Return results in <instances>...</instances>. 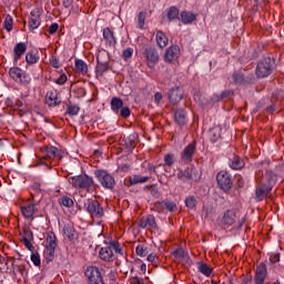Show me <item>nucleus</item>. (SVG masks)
I'll list each match as a JSON object with an SVG mask.
<instances>
[{
  "instance_id": "obj_1",
  "label": "nucleus",
  "mask_w": 284,
  "mask_h": 284,
  "mask_svg": "<svg viewBox=\"0 0 284 284\" xmlns=\"http://www.w3.org/2000/svg\"><path fill=\"white\" fill-rule=\"evenodd\" d=\"M103 247H101L99 252V256L101 261H105L106 263H112L113 261H116V255L121 254L123 256V248H121V244L116 241H104Z\"/></svg>"
},
{
  "instance_id": "obj_2",
  "label": "nucleus",
  "mask_w": 284,
  "mask_h": 284,
  "mask_svg": "<svg viewBox=\"0 0 284 284\" xmlns=\"http://www.w3.org/2000/svg\"><path fill=\"white\" fill-rule=\"evenodd\" d=\"M9 77L16 83H20V85H30V83H32V77H30L28 72L23 71V69L19 67L10 68Z\"/></svg>"
},
{
  "instance_id": "obj_3",
  "label": "nucleus",
  "mask_w": 284,
  "mask_h": 284,
  "mask_svg": "<svg viewBox=\"0 0 284 284\" xmlns=\"http://www.w3.org/2000/svg\"><path fill=\"white\" fill-rule=\"evenodd\" d=\"M272 70H274V59L264 58L257 63L255 74L258 79H265L272 74Z\"/></svg>"
},
{
  "instance_id": "obj_4",
  "label": "nucleus",
  "mask_w": 284,
  "mask_h": 284,
  "mask_svg": "<svg viewBox=\"0 0 284 284\" xmlns=\"http://www.w3.org/2000/svg\"><path fill=\"white\" fill-rule=\"evenodd\" d=\"M69 183L77 190H88L94 185V180L88 175H75L69 178Z\"/></svg>"
},
{
  "instance_id": "obj_5",
  "label": "nucleus",
  "mask_w": 284,
  "mask_h": 284,
  "mask_svg": "<svg viewBox=\"0 0 284 284\" xmlns=\"http://www.w3.org/2000/svg\"><path fill=\"white\" fill-rule=\"evenodd\" d=\"M55 250H57V235H54V233H49L47 236V246L44 251V258L47 263H52L54 261Z\"/></svg>"
},
{
  "instance_id": "obj_6",
  "label": "nucleus",
  "mask_w": 284,
  "mask_h": 284,
  "mask_svg": "<svg viewBox=\"0 0 284 284\" xmlns=\"http://www.w3.org/2000/svg\"><path fill=\"white\" fill-rule=\"evenodd\" d=\"M87 212L90 214L91 219L99 220L103 219L104 211L103 206H101V203L97 200H88L85 204Z\"/></svg>"
},
{
  "instance_id": "obj_7",
  "label": "nucleus",
  "mask_w": 284,
  "mask_h": 284,
  "mask_svg": "<svg viewBox=\"0 0 284 284\" xmlns=\"http://www.w3.org/2000/svg\"><path fill=\"white\" fill-rule=\"evenodd\" d=\"M106 57L110 59V53L102 52L98 54L95 67L97 77H103V73L110 70V61L105 60Z\"/></svg>"
},
{
  "instance_id": "obj_8",
  "label": "nucleus",
  "mask_w": 284,
  "mask_h": 284,
  "mask_svg": "<svg viewBox=\"0 0 284 284\" xmlns=\"http://www.w3.org/2000/svg\"><path fill=\"white\" fill-rule=\"evenodd\" d=\"M84 276H87L89 284H104L103 275H101V271L97 266L87 267Z\"/></svg>"
},
{
  "instance_id": "obj_9",
  "label": "nucleus",
  "mask_w": 284,
  "mask_h": 284,
  "mask_svg": "<svg viewBox=\"0 0 284 284\" xmlns=\"http://www.w3.org/2000/svg\"><path fill=\"white\" fill-rule=\"evenodd\" d=\"M217 184L224 192L232 190V175L227 171H220L216 175Z\"/></svg>"
},
{
  "instance_id": "obj_10",
  "label": "nucleus",
  "mask_w": 284,
  "mask_h": 284,
  "mask_svg": "<svg viewBox=\"0 0 284 284\" xmlns=\"http://www.w3.org/2000/svg\"><path fill=\"white\" fill-rule=\"evenodd\" d=\"M194 154H196V141L189 143L181 153L182 163H192L194 161Z\"/></svg>"
},
{
  "instance_id": "obj_11",
  "label": "nucleus",
  "mask_w": 284,
  "mask_h": 284,
  "mask_svg": "<svg viewBox=\"0 0 284 284\" xmlns=\"http://www.w3.org/2000/svg\"><path fill=\"white\" fill-rule=\"evenodd\" d=\"M144 54L146 59V65L152 70L154 65L159 63V51L154 47H149L144 49Z\"/></svg>"
},
{
  "instance_id": "obj_12",
  "label": "nucleus",
  "mask_w": 284,
  "mask_h": 284,
  "mask_svg": "<svg viewBox=\"0 0 284 284\" xmlns=\"http://www.w3.org/2000/svg\"><path fill=\"white\" fill-rule=\"evenodd\" d=\"M98 181H100L102 187L112 190L114 187V178L108 173V171L100 170L97 172Z\"/></svg>"
},
{
  "instance_id": "obj_13",
  "label": "nucleus",
  "mask_w": 284,
  "mask_h": 284,
  "mask_svg": "<svg viewBox=\"0 0 284 284\" xmlns=\"http://www.w3.org/2000/svg\"><path fill=\"white\" fill-rule=\"evenodd\" d=\"M62 101L61 93L55 89L48 91L45 94V103L49 108H57L61 105Z\"/></svg>"
},
{
  "instance_id": "obj_14",
  "label": "nucleus",
  "mask_w": 284,
  "mask_h": 284,
  "mask_svg": "<svg viewBox=\"0 0 284 284\" xmlns=\"http://www.w3.org/2000/svg\"><path fill=\"white\" fill-rule=\"evenodd\" d=\"M42 152L47 159L52 160V159H58V161H61L63 156H65V151L60 150L57 146H44L42 149Z\"/></svg>"
},
{
  "instance_id": "obj_15",
  "label": "nucleus",
  "mask_w": 284,
  "mask_h": 284,
  "mask_svg": "<svg viewBox=\"0 0 284 284\" xmlns=\"http://www.w3.org/2000/svg\"><path fill=\"white\" fill-rule=\"evenodd\" d=\"M183 89L181 87L171 88L168 92L169 101L172 105H176L183 101Z\"/></svg>"
},
{
  "instance_id": "obj_16",
  "label": "nucleus",
  "mask_w": 284,
  "mask_h": 284,
  "mask_svg": "<svg viewBox=\"0 0 284 284\" xmlns=\"http://www.w3.org/2000/svg\"><path fill=\"white\" fill-rule=\"evenodd\" d=\"M41 26V11L39 9H33L30 12L29 21H28V27L29 30L32 32L37 30Z\"/></svg>"
},
{
  "instance_id": "obj_17",
  "label": "nucleus",
  "mask_w": 284,
  "mask_h": 284,
  "mask_svg": "<svg viewBox=\"0 0 284 284\" xmlns=\"http://www.w3.org/2000/svg\"><path fill=\"white\" fill-rule=\"evenodd\" d=\"M181 57V48L178 44L171 45L169 49H166L164 53V61L166 63H172L176 61Z\"/></svg>"
},
{
  "instance_id": "obj_18",
  "label": "nucleus",
  "mask_w": 284,
  "mask_h": 284,
  "mask_svg": "<svg viewBox=\"0 0 284 284\" xmlns=\"http://www.w3.org/2000/svg\"><path fill=\"white\" fill-rule=\"evenodd\" d=\"M266 277H267V266H265V264H260L255 271L254 284H265Z\"/></svg>"
},
{
  "instance_id": "obj_19",
  "label": "nucleus",
  "mask_w": 284,
  "mask_h": 284,
  "mask_svg": "<svg viewBox=\"0 0 284 284\" xmlns=\"http://www.w3.org/2000/svg\"><path fill=\"white\" fill-rule=\"evenodd\" d=\"M28 50V45L26 42H18L13 48V61L14 63H18L21 57L26 54Z\"/></svg>"
},
{
  "instance_id": "obj_20",
  "label": "nucleus",
  "mask_w": 284,
  "mask_h": 284,
  "mask_svg": "<svg viewBox=\"0 0 284 284\" xmlns=\"http://www.w3.org/2000/svg\"><path fill=\"white\" fill-rule=\"evenodd\" d=\"M63 234L71 243H77V241H79V233L77 232L74 226L70 224L63 226Z\"/></svg>"
},
{
  "instance_id": "obj_21",
  "label": "nucleus",
  "mask_w": 284,
  "mask_h": 284,
  "mask_svg": "<svg viewBox=\"0 0 284 284\" xmlns=\"http://www.w3.org/2000/svg\"><path fill=\"white\" fill-rule=\"evenodd\" d=\"M196 172V169H190L186 168L185 170H180L178 172V179L179 181H182L183 183L187 181H192L194 179V173Z\"/></svg>"
},
{
  "instance_id": "obj_22",
  "label": "nucleus",
  "mask_w": 284,
  "mask_h": 284,
  "mask_svg": "<svg viewBox=\"0 0 284 284\" xmlns=\"http://www.w3.org/2000/svg\"><path fill=\"white\" fill-rule=\"evenodd\" d=\"M232 80L236 85H241L243 83H254V77L245 78L241 72H234L232 75Z\"/></svg>"
},
{
  "instance_id": "obj_23",
  "label": "nucleus",
  "mask_w": 284,
  "mask_h": 284,
  "mask_svg": "<svg viewBox=\"0 0 284 284\" xmlns=\"http://www.w3.org/2000/svg\"><path fill=\"white\" fill-rule=\"evenodd\" d=\"M174 121L178 125H185L187 123V113L183 109H176L174 112Z\"/></svg>"
},
{
  "instance_id": "obj_24",
  "label": "nucleus",
  "mask_w": 284,
  "mask_h": 284,
  "mask_svg": "<svg viewBox=\"0 0 284 284\" xmlns=\"http://www.w3.org/2000/svg\"><path fill=\"white\" fill-rule=\"evenodd\" d=\"M103 39L110 45V48H114L116 45V38H114V32L110 30V28H104L102 33Z\"/></svg>"
},
{
  "instance_id": "obj_25",
  "label": "nucleus",
  "mask_w": 284,
  "mask_h": 284,
  "mask_svg": "<svg viewBox=\"0 0 284 284\" xmlns=\"http://www.w3.org/2000/svg\"><path fill=\"white\" fill-rule=\"evenodd\" d=\"M272 185L270 184H263L261 186H258L256 189V199L257 201H263V199H265V196H267V194H270V192H272Z\"/></svg>"
},
{
  "instance_id": "obj_26",
  "label": "nucleus",
  "mask_w": 284,
  "mask_h": 284,
  "mask_svg": "<svg viewBox=\"0 0 284 284\" xmlns=\"http://www.w3.org/2000/svg\"><path fill=\"white\" fill-rule=\"evenodd\" d=\"M155 41H156V45L161 48V50H163V48H168V43H169V39L168 36H165V33L161 30H158L155 33Z\"/></svg>"
},
{
  "instance_id": "obj_27",
  "label": "nucleus",
  "mask_w": 284,
  "mask_h": 284,
  "mask_svg": "<svg viewBox=\"0 0 284 284\" xmlns=\"http://www.w3.org/2000/svg\"><path fill=\"white\" fill-rule=\"evenodd\" d=\"M229 165L232 170H243L245 168V161L239 155H233L229 161Z\"/></svg>"
},
{
  "instance_id": "obj_28",
  "label": "nucleus",
  "mask_w": 284,
  "mask_h": 284,
  "mask_svg": "<svg viewBox=\"0 0 284 284\" xmlns=\"http://www.w3.org/2000/svg\"><path fill=\"white\" fill-rule=\"evenodd\" d=\"M223 129L221 128V125H214L209 130V139L211 141V143H216V141H219V139H221V131Z\"/></svg>"
},
{
  "instance_id": "obj_29",
  "label": "nucleus",
  "mask_w": 284,
  "mask_h": 284,
  "mask_svg": "<svg viewBox=\"0 0 284 284\" xmlns=\"http://www.w3.org/2000/svg\"><path fill=\"white\" fill-rule=\"evenodd\" d=\"M140 227L145 230V227H156V219L154 215H148L146 217H142L140 220Z\"/></svg>"
},
{
  "instance_id": "obj_30",
  "label": "nucleus",
  "mask_w": 284,
  "mask_h": 284,
  "mask_svg": "<svg viewBox=\"0 0 284 284\" xmlns=\"http://www.w3.org/2000/svg\"><path fill=\"white\" fill-rule=\"evenodd\" d=\"M181 21L184 26H190V23H194L196 21V14L190 12V11H182L180 13Z\"/></svg>"
},
{
  "instance_id": "obj_31",
  "label": "nucleus",
  "mask_w": 284,
  "mask_h": 284,
  "mask_svg": "<svg viewBox=\"0 0 284 284\" xmlns=\"http://www.w3.org/2000/svg\"><path fill=\"white\" fill-rule=\"evenodd\" d=\"M236 221V210H227L223 215L224 225H234Z\"/></svg>"
},
{
  "instance_id": "obj_32",
  "label": "nucleus",
  "mask_w": 284,
  "mask_h": 284,
  "mask_svg": "<svg viewBox=\"0 0 284 284\" xmlns=\"http://www.w3.org/2000/svg\"><path fill=\"white\" fill-rule=\"evenodd\" d=\"M39 52L38 51H34V50H31L29 52H27L26 54V62H27V67L28 65H34V63H39Z\"/></svg>"
},
{
  "instance_id": "obj_33",
  "label": "nucleus",
  "mask_w": 284,
  "mask_h": 284,
  "mask_svg": "<svg viewBox=\"0 0 284 284\" xmlns=\"http://www.w3.org/2000/svg\"><path fill=\"white\" fill-rule=\"evenodd\" d=\"M173 256L178 263H183V261H190V255L183 248L175 250L173 252Z\"/></svg>"
},
{
  "instance_id": "obj_34",
  "label": "nucleus",
  "mask_w": 284,
  "mask_h": 284,
  "mask_svg": "<svg viewBox=\"0 0 284 284\" xmlns=\"http://www.w3.org/2000/svg\"><path fill=\"white\" fill-rule=\"evenodd\" d=\"M21 212L24 219H32L37 210L34 209V204H27L24 206H21Z\"/></svg>"
},
{
  "instance_id": "obj_35",
  "label": "nucleus",
  "mask_w": 284,
  "mask_h": 284,
  "mask_svg": "<svg viewBox=\"0 0 284 284\" xmlns=\"http://www.w3.org/2000/svg\"><path fill=\"white\" fill-rule=\"evenodd\" d=\"M74 68L79 74H85L88 72V63L81 59H75Z\"/></svg>"
},
{
  "instance_id": "obj_36",
  "label": "nucleus",
  "mask_w": 284,
  "mask_h": 284,
  "mask_svg": "<svg viewBox=\"0 0 284 284\" xmlns=\"http://www.w3.org/2000/svg\"><path fill=\"white\" fill-rule=\"evenodd\" d=\"M150 181V176H143L139 174H134L130 176V184L131 185H139L141 183H148Z\"/></svg>"
},
{
  "instance_id": "obj_37",
  "label": "nucleus",
  "mask_w": 284,
  "mask_h": 284,
  "mask_svg": "<svg viewBox=\"0 0 284 284\" xmlns=\"http://www.w3.org/2000/svg\"><path fill=\"white\" fill-rule=\"evenodd\" d=\"M197 270L200 272V274H203L204 276H212V267H210V265L203 263V262H200L197 264Z\"/></svg>"
},
{
  "instance_id": "obj_38",
  "label": "nucleus",
  "mask_w": 284,
  "mask_h": 284,
  "mask_svg": "<svg viewBox=\"0 0 284 284\" xmlns=\"http://www.w3.org/2000/svg\"><path fill=\"white\" fill-rule=\"evenodd\" d=\"M59 204L62 207H74V201L68 195H63L59 199Z\"/></svg>"
},
{
  "instance_id": "obj_39",
  "label": "nucleus",
  "mask_w": 284,
  "mask_h": 284,
  "mask_svg": "<svg viewBox=\"0 0 284 284\" xmlns=\"http://www.w3.org/2000/svg\"><path fill=\"white\" fill-rule=\"evenodd\" d=\"M179 8L176 7H170L169 11H168V20L169 21H176V19H179Z\"/></svg>"
},
{
  "instance_id": "obj_40",
  "label": "nucleus",
  "mask_w": 284,
  "mask_h": 284,
  "mask_svg": "<svg viewBox=\"0 0 284 284\" xmlns=\"http://www.w3.org/2000/svg\"><path fill=\"white\" fill-rule=\"evenodd\" d=\"M124 145L126 150H132L133 148H136V135H130L124 140Z\"/></svg>"
},
{
  "instance_id": "obj_41",
  "label": "nucleus",
  "mask_w": 284,
  "mask_h": 284,
  "mask_svg": "<svg viewBox=\"0 0 284 284\" xmlns=\"http://www.w3.org/2000/svg\"><path fill=\"white\" fill-rule=\"evenodd\" d=\"M265 178L267 180V185H272V187H274V185L276 184V173L267 170L265 173Z\"/></svg>"
},
{
  "instance_id": "obj_42",
  "label": "nucleus",
  "mask_w": 284,
  "mask_h": 284,
  "mask_svg": "<svg viewBox=\"0 0 284 284\" xmlns=\"http://www.w3.org/2000/svg\"><path fill=\"white\" fill-rule=\"evenodd\" d=\"M113 112H115V114H120L123 119H128V116H130V108H114Z\"/></svg>"
},
{
  "instance_id": "obj_43",
  "label": "nucleus",
  "mask_w": 284,
  "mask_h": 284,
  "mask_svg": "<svg viewBox=\"0 0 284 284\" xmlns=\"http://www.w3.org/2000/svg\"><path fill=\"white\" fill-rule=\"evenodd\" d=\"M145 17L146 13L144 11H140L138 14V28L139 30H143L144 26H145Z\"/></svg>"
},
{
  "instance_id": "obj_44",
  "label": "nucleus",
  "mask_w": 284,
  "mask_h": 284,
  "mask_svg": "<svg viewBox=\"0 0 284 284\" xmlns=\"http://www.w3.org/2000/svg\"><path fill=\"white\" fill-rule=\"evenodd\" d=\"M185 205L190 210H194V207H196V197H194V196L186 197L185 199Z\"/></svg>"
},
{
  "instance_id": "obj_45",
  "label": "nucleus",
  "mask_w": 284,
  "mask_h": 284,
  "mask_svg": "<svg viewBox=\"0 0 284 284\" xmlns=\"http://www.w3.org/2000/svg\"><path fill=\"white\" fill-rule=\"evenodd\" d=\"M3 28L7 30V32L12 31V17L7 16L3 22Z\"/></svg>"
},
{
  "instance_id": "obj_46",
  "label": "nucleus",
  "mask_w": 284,
  "mask_h": 284,
  "mask_svg": "<svg viewBox=\"0 0 284 284\" xmlns=\"http://www.w3.org/2000/svg\"><path fill=\"white\" fill-rule=\"evenodd\" d=\"M133 54H134V49L129 47L123 50L122 59H124V61H128V59H132Z\"/></svg>"
},
{
  "instance_id": "obj_47",
  "label": "nucleus",
  "mask_w": 284,
  "mask_h": 284,
  "mask_svg": "<svg viewBox=\"0 0 284 284\" xmlns=\"http://www.w3.org/2000/svg\"><path fill=\"white\" fill-rule=\"evenodd\" d=\"M135 254L138 256H148V247H143V245H139L135 247Z\"/></svg>"
},
{
  "instance_id": "obj_48",
  "label": "nucleus",
  "mask_w": 284,
  "mask_h": 284,
  "mask_svg": "<svg viewBox=\"0 0 284 284\" xmlns=\"http://www.w3.org/2000/svg\"><path fill=\"white\" fill-rule=\"evenodd\" d=\"M164 163L169 168H172V165H174V154H172V153L166 154L164 156Z\"/></svg>"
},
{
  "instance_id": "obj_49",
  "label": "nucleus",
  "mask_w": 284,
  "mask_h": 284,
  "mask_svg": "<svg viewBox=\"0 0 284 284\" xmlns=\"http://www.w3.org/2000/svg\"><path fill=\"white\" fill-rule=\"evenodd\" d=\"M22 239H27V240L33 239V234H32V231L30 230V227L22 229Z\"/></svg>"
},
{
  "instance_id": "obj_50",
  "label": "nucleus",
  "mask_w": 284,
  "mask_h": 284,
  "mask_svg": "<svg viewBox=\"0 0 284 284\" xmlns=\"http://www.w3.org/2000/svg\"><path fill=\"white\" fill-rule=\"evenodd\" d=\"M31 262L33 263V265H36V267H39L41 265V257L39 256V254L32 253Z\"/></svg>"
},
{
  "instance_id": "obj_51",
  "label": "nucleus",
  "mask_w": 284,
  "mask_h": 284,
  "mask_svg": "<svg viewBox=\"0 0 284 284\" xmlns=\"http://www.w3.org/2000/svg\"><path fill=\"white\" fill-rule=\"evenodd\" d=\"M123 105V100L120 98H112L111 108H121Z\"/></svg>"
},
{
  "instance_id": "obj_52",
  "label": "nucleus",
  "mask_w": 284,
  "mask_h": 284,
  "mask_svg": "<svg viewBox=\"0 0 284 284\" xmlns=\"http://www.w3.org/2000/svg\"><path fill=\"white\" fill-rule=\"evenodd\" d=\"M64 114L65 116H77L79 114V108H68Z\"/></svg>"
},
{
  "instance_id": "obj_53",
  "label": "nucleus",
  "mask_w": 284,
  "mask_h": 284,
  "mask_svg": "<svg viewBox=\"0 0 284 284\" xmlns=\"http://www.w3.org/2000/svg\"><path fill=\"white\" fill-rule=\"evenodd\" d=\"M220 97L222 98V101H223V99H232V97H234V91L225 90L220 93Z\"/></svg>"
},
{
  "instance_id": "obj_54",
  "label": "nucleus",
  "mask_w": 284,
  "mask_h": 284,
  "mask_svg": "<svg viewBox=\"0 0 284 284\" xmlns=\"http://www.w3.org/2000/svg\"><path fill=\"white\" fill-rule=\"evenodd\" d=\"M153 210L155 212H163V210H165V202H155Z\"/></svg>"
},
{
  "instance_id": "obj_55",
  "label": "nucleus",
  "mask_w": 284,
  "mask_h": 284,
  "mask_svg": "<svg viewBox=\"0 0 284 284\" xmlns=\"http://www.w3.org/2000/svg\"><path fill=\"white\" fill-rule=\"evenodd\" d=\"M164 207H166V210L169 212H174V210H176V203L170 202V201H165L164 202Z\"/></svg>"
},
{
  "instance_id": "obj_56",
  "label": "nucleus",
  "mask_w": 284,
  "mask_h": 284,
  "mask_svg": "<svg viewBox=\"0 0 284 284\" xmlns=\"http://www.w3.org/2000/svg\"><path fill=\"white\" fill-rule=\"evenodd\" d=\"M150 194L151 196H154V199H161V192H159V189L155 186L150 187Z\"/></svg>"
},
{
  "instance_id": "obj_57",
  "label": "nucleus",
  "mask_w": 284,
  "mask_h": 284,
  "mask_svg": "<svg viewBox=\"0 0 284 284\" xmlns=\"http://www.w3.org/2000/svg\"><path fill=\"white\" fill-rule=\"evenodd\" d=\"M50 64L52 68L59 69L61 68V64L59 63V59L57 57H51Z\"/></svg>"
},
{
  "instance_id": "obj_58",
  "label": "nucleus",
  "mask_w": 284,
  "mask_h": 284,
  "mask_svg": "<svg viewBox=\"0 0 284 284\" xmlns=\"http://www.w3.org/2000/svg\"><path fill=\"white\" fill-rule=\"evenodd\" d=\"M65 81H68V75H65V73H62L59 79L55 80V83L58 85H63L65 83Z\"/></svg>"
},
{
  "instance_id": "obj_59",
  "label": "nucleus",
  "mask_w": 284,
  "mask_h": 284,
  "mask_svg": "<svg viewBox=\"0 0 284 284\" xmlns=\"http://www.w3.org/2000/svg\"><path fill=\"white\" fill-rule=\"evenodd\" d=\"M57 30H59V23H51V26L49 27V34H57Z\"/></svg>"
},
{
  "instance_id": "obj_60",
  "label": "nucleus",
  "mask_w": 284,
  "mask_h": 284,
  "mask_svg": "<svg viewBox=\"0 0 284 284\" xmlns=\"http://www.w3.org/2000/svg\"><path fill=\"white\" fill-rule=\"evenodd\" d=\"M13 271L14 272H19V274H21V276H24V274H26V266H23V265H16V266H13Z\"/></svg>"
},
{
  "instance_id": "obj_61",
  "label": "nucleus",
  "mask_w": 284,
  "mask_h": 284,
  "mask_svg": "<svg viewBox=\"0 0 284 284\" xmlns=\"http://www.w3.org/2000/svg\"><path fill=\"white\" fill-rule=\"evenodd\" d=\"M161 101H163V93L156 92L154 94V102L156 105H161Z\"/></svg>"
},
{
  "instance_id": "obj_62",
  "label": "nucleus",
  "mask_w": 284,
  "mask_h": 284,
  "mask_svg": "<svg viewBox=\"0 0 284 284\" xmlns=\"http://www.w3.org/2000/svg\"><path fill=\"white\" fill-rule=\"evenodd\" d=\"M211 101L212 103H219V101H223V99L221 98V93H214L212 97H211Z\"/></svg>"
},
{
  "instance_id": "obj_63",
  "label": "nucleus",
  "mask_w": 284,
  "mask_h": 284,
  "mask_svg": "<svg viewBox=\"0 0 284 284\" xmlns=\"http://www.w3.org/2000/svg\"><path fill=\"white\" fill-rule=\"evenodd\" d=\"M32 240H28V239H22V243L23 245L27 247V250H32Z\"/></svg>"
},
{
  "instance_id": "obj_64",
  "label": "nucleus",
  "mask_w": 284,
  "mask_h": 284,
  "mask_svg": "<svg viewBox=\"0 0 284 284\" xmlns=\"http://www.w3.org/2000/svg\"><path fill=\"white\" fill-rule=\"evenodd\" d=\"M146 260L149 261V263H154V261H156V254L154 253L149 254Z\"/></svg>"
}]
</instances>
